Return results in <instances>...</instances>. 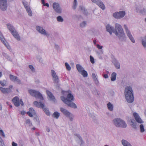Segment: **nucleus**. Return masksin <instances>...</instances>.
Masks as SVG:
<instances>
[{
    "instance_id": "obj_1",
    "label": "nucleus",
    "mask_w": 146,
    "mask_h": 146,
    "mask_svg": "<svg viewBox=\"0 0 146 146\" xmlns=\"http://www.w3.org/2000/svg\"><path fill=\"white\" fill-rule=\"evenodd\" d=\"M29 92L32 96L35 97L36 98L40 99L41 102L35 101L33 102L34 104L38 108H42L46 114L48 115H49L50 114L49 111L45 108L44 106V103L42 102V101L44 100V98L42 94L38 92L32 90H29Z\"/></svg>"
},
{
    "instance_id": "obj_2",
    "label": "nucleus",
    "mask_w": 146,
    "mask_h": 146,
    "mask_svg": "<svg viewBox=\"0 0 146 146\" xmlns=\"http://www.w3.org/2000/svg\"><path fill=\"white\" fill-rule=\"evenodd\" d=\"M115 31L113 30V28L111 27L110 25H107L106 26L107 31L110 34L112 32L114 33L116 35H119L120 37H123L125 36L123 29L121 26L119 24L116 23L115 25Z\"/></svg>"
},
{
    "instance_id": "obj_3",
    "label": "nucleus",
    "mask_w": 146,
    "mask_h": 146,
    "mask_svg": "<svg viewBox=\"0 0 146 146\" xmlns=\"http://www.w3.org/2000/svg\"><path fill=\"white\" fill-rule=\"evenodd\" d=\"M61 100L65 104H67L69 106L76 108H77L76 105L72 101L74 99L73 95L70 93H68L66 98L64 96L61 97Z\"/></svg>"
},
{
    "instance_id": "obj_4",
    "label": "nucleus",
    "mask_w": 146,
    "mask_h": 146,
    "mask_svg": "<svg viewBox=\"0 0 146 146\" xmlns=\"http://www.w3.org/2000/svg\"><path fill=\"white\" fill-rule=\"evenodd\" d=\"M125 96L127 101L130 103L132 102L134 100L133 90L130 86L126 87L125 89Z\"/></svg>"
},
{
    "instance_id": "obj_5",
    "label": "nucleus",
    "mask_w": 146,
    "mask_h": 146,
    "mask_svg": "<svg viewBox=\"0 0 146 146\" xmlns=\"http://www.w3.org/2000/svg\"><path fill=\"white\" fill-rule=\"evenodd\" d=\"M113 122L116 127H121L125 128L127 127V124L125 121L119 118H116L114 119Z\"/></svg>"
},
{
    "instance_id": "obj_6",
    "label": "nucleus",
    "mask_w": 146,
    "mask_h": 146,
    "mask_svg": "<svg viewBox=\"0 0 146 146\" xmlns=\"http://www.w3.org/2000/svg\"><path fill=\"white\" fill-rule=\"evenodd\" d=\"M7 27L11 31V34L13 36L18 40H20V38L19 35L15 29L11 25L9 24L7 25Z\"/></svg>"
},
{
    "instance_id": "obj_7",
    "label": "nucleus",
    "mask_w": 146,
    "mask_h": 146,
    "mask_svg": "<svg viewBox=\"0 0 146 146\" xmlns=\"http://www.w3.org/2000/svg\"><path fill=\"white\" fill-rule=\"evenodd\" d=\"M12 101L14 105L16 107L19 106L20 105L22 106L23 105V103L22 100H20L19 98L17 96L14 98L13 99Z\"/></svg>"
},
{
    "instance_id": "obj_8",
    "label": "nucleus",
    "mask_w": 146,
    "mask_h": 146,
    "mask_svg": "<svg viewBox=\"0 0 146 146\" xmlns=\"http://www.w3.org/2000/svg\"><path fill=\"white\" fill-rule=\"evenodd\" d=\"M125 14V12L122 11L114 13L113 14V16L116 19H120L124 17Z\"/></svg>"
},
{
    "instance_id": "obj_9",
    "label": "nucleus",
    "mask_w": 146,
    "mask_h": 146,
    "mask_svg": "<svg viewBox=\"0 0 146 146\" xmlns=\"http://www.w3.org/2000/svg\"><path fill=\"white\" fill-rule=\"evenodd\" d=\"M124 27L127 36H128L131 41L133 42L134 43L135 42V40L133 38V37L130 31L128 30L127 26L126 25H124Z\"/></svg>"
},
{
    "instance_id": "obj_10",
    "label": "nucleus",
    "mask_w": 146,
    "mask_h": 146,
    "mask_svg": "<svg viewBox=\"0 0 146 146\" xmlns=\"http://www.w3.org/2000/svg\"><path fill=\"white\" fill-rule=\"evenodd\" d=\"M51 73L54 82V83H58L59 81V79L55 71L53 70H51Z\"/></svg>"
},
{
    "instance_id": "obj_11",
    "label": "nucleus",
    "mask_w": 146,
    "mask_h": 146,
    "mask_svg": "<svg viewBox=\"0 0 146 146\" xmlns=\"http://www.w3.org/2000/svg\"><path fill=\"white\" fill-rule=\"evenodd\" d=\"M13 87V86L12 85L10 86L8 88H6L0 87V90L4 94L8 93L11 92V89Z\"/></svg>"
},
{
    "instance_id": "obj_12",
    "label": "nucleus",
    "mask_w": 146,
    "mask_h": 146,
    "mask_svg": "<svg viewBox=\"0 0 146 146\" xmlns=\"http://www.w3.org/2000/svg\"><path fill=\"white\" fill-rule=\"evenodd\" d=\"M94 3L96 4L101 9L104 10L105 9V5L103 3L99 0H91Z\"/></svg>"
},
{
    "instance_id": "obj_13",
    "label": "nucleus",
    "mask_w": 146,
    "mask_h": 146,
    "mask_svg": "<svg viewBox=\"0 0 146 146\" xmlns=\"http://www.w3.org/2000/svg\"><path fill=\"white\" fill-rule=\"evenodd\" d=\"M53 7L57 13H60L61 12V9L59 4L56 3H54L53 4Z\"/></svg>"
},
{
    "instance_id": "obj_14",
    "label": "nucleus",
    "mask_w": 146,
    "mask_h": 146,
    "mask_svg": "<svg viewBox=\"0 0 146 146\" xmlns=\"http://www.w3.org/2000/svg\"><path fill=\"white\" fill-rule=\"evenodd\" d=\"M60 111L65 115L66 116L69 117H70V119L71 121H72V119L70 117V116L71 115V114L66 109H64V108H60Z\"/></svg>"
},
{
    "instance_id": "obj_15",
    "label": "nucleus",
    "mask_w": 146,
    "mask_h": 146,
    "mask_svg": "<svg viewBox=\"0 0 146 146\" xmlns=\"http://www.w3.org/2000/svg\"><path fill=\"white\" fill-rule=\"evenodd\" d=\"M133 116L136 121L140 123H143V121L140 118L139 115L136 113L134 112L133 113Z\"/></svg>"
},
{
    "instance_id": "obj_16",
    "label": "nucleus",
    "mask_w": 146,
    "mask_h": 146,
    "mask_svg": "<svg viewBox=\"0 0 146 146\" xmlns=\"http://www.w3.org/2000/svg\"><path fill=\"white\" fill-rule=\"evenodd\" d=\"M0 39H1L2 42L4 44L7 48L9 49L10 48V46L8 44L6 43V42L5 40V38H3V36L0 31Z\"/></svg>"
},
{
    "instance_id": "obj_17",
    "label": "nucleus",
    "mask_w": 146,
    "mask_h": 146,
    "mask_svg": "<svg viewBox=\"0 0 146 146\" xmlns=\"http://www.w3.org/2000/svg\"><path fill=\"white\" fill-rule=\"evenodd\" d=\"M28 115L31 117H33V115L35 114V111L32 108H31L29 109V111L27 113Z\"/></svg>"
},
{
    "instance_id": "obj_18",
    "label": "nucleus",
    "mask_w": 146,
    "mask_h": 146,
    "mask_svg": "<svg viewBox=\"0 0 146 146\" xmlns=\"http://www.w3.org/2000/svg\"><path fill=\"white\" fill-rule=\"evenodd\" d=\"M10 79L13 81H16L18 84L21 83V81L20 80L18 79V78L13 75L10 74L9 75Z\"/></svg>"
},
{
    "instance_id": "obj_19",
    "label": "nucleus",
    "mask_w": 146,
    "mask_h": 146,
    "mask_svg": "<svg viewBox=\"0 0 146 146\" xmlns=\"http://www.w3.org/2000/svg\"><path fill=\"white\" fill-rule=\"evenodd\" d=\"M36 29L40 33L45 35H47V33L43 28L37 26L36 27Z\"/></svg>"
},
{
    "instance_id": "obj_20",
    "label": "nucleus",
    "mask_w": 146,
    "mask_h": 146,
    "mask_svg": "<svg viewBox=\"0 0 146 146\" xmlns=\"http://www.w3.org/2000/svg\"><path fill=\"white\" fill-rule=\"evenodd\" d=\"M46 92L48 96L49 97L50 99L54 102H55V98L52 93L48 90H46Z\"/></svg>"
},
{
    "instance_id": "obj_21",
    "label": "nucleus",
    "mask_w": 146,
    "mask_h": 146,
    "mask_svg": "<svg viewBox=\"0 0 146 146\" xmlns=\"http://www.w3.org/2000/svg\"><path fill=\"white\" fill-rule=\"evenodd\" d=\"M122 143L124 146H131L129 143L125 140H122Z\"/></svg>"
},
{
    "instance_id": "obj_22",
    "label": "nucleus",
    "mask_w": 146,
    "mask_h": 146,
    "mask_svg": "<svg viewBox=\"0 0 146 146\" xmlns=\"http://www.w3.org/2000/svg\"><path fill=\"white\" fill-rule=\"evenodd\" d=\"M116 73L115 72H113L112 73L111 78V80L112 81H114L116 80Z\"/></svg>"
},
{
    "instance_id": "obj_23",
    "label": "nucleus",
    "mask_w": 146,
    "mask_h": 146,
    "mask_svg": "<svg viewBox=\"0 0 146 146\" xmlns=\"http://www.w3.org/2000/svg\"><path fill=\"white\" fill-rule=\"evenodd\" d=\"M76 67L78 72L80 73H81V72L83 70L82 66L79 64L76 65Z\"/></svg>"
},
{
    "instance_id": "obj_24",
    "label": "nucleus",
    "mask_w": 146,
    "mask_h": 146,
    "mask_svg": "<svg viewBox=\"0 0 146 146\" xmlns=\"http://www.w3.org/2000/svg\"><path fill=\"white\" fill-rule=\"evenodd\" d=\"M26 10L28 13L29 15L30 16H32V13L29 7H26Z\"/></svg>"
},
{
    "instance_id": "obj_25",
    "label": "nucleus",
    "mask_w": 146,
    "mask_h": 146,
    "mask_svg": "<svg viewBox=\"0 0 146 146\" xmlns=\"http://www.w3.org/2000/svg\"><path fill=\"white\" fill-rule=\"evenodd\" d=\"M108 107V109L110 111H112L113 110V105L110 103L109 102L107 104Z\"/></svg>"
},
{
    "instance_id": "obj_26",
    "label": "nucleus",
    "mask_w": 146,
    "mask_h": 146,
    "mask_svg": "<svg viewBox=\"0 0 146 146\" xmlns=\"http://www.w3.org/2000/svg\"><path fill=\"white\" fill-rule=\"evenodd\" d=\"M52 116L56 118H58L60 116V114L58 112L56 111L53 113Z\"/></svg>"
},
{
    "instance_id": "obj_27",
    "label": "nucleus",
    "mask_w": 146,
    "mask_h": 146,
    "mask_svg": "<svg viewBox=\"0 0 146 146\" xmlns=\"http://www.w3.org/2000/svg\"><path fill=\"white\" fill-rule=\"evenodd\" d=\"M81 73L84 77H87L88 76V73L84 69L81 72Z\"/></svg>"
},
{
    "instance_id": "obj_28",
    "label": "nucleus",
    "mask_w": 146,
    "mask_h": 146,
    "mask_svg": "<svg viewBox=\"0 0 146 146\" xmlns=\"http://www.w3.org/2000/svg\"><path fill=\"white\" fill-rule=\"evenodd\" d=\"M65 65L66 68V69L69 71L71 69V67H70L69 65L67 62L65 63Z\"/></svg>"
},
{
    "instance_id": "obj_29",
    "label": "nucleus",
    "mask_w": 146,
    "mask_h": 146,
    "mask_svg": "<svg viewBox=\"0 0 146 146\" xmlns=\"http://www.w3.org/2000/svg\"><path fill=\"white\" fill-rule=\"evenodd\" d=\"M0 83L1 86H4L6 85V82L5 80L0 81Z\"/></svg>"
},
{
    "instance_id": "obj_30",
    "label": "nucleus",
    "mask_w": 146,
    "mask_h": 146,
    "mask_svg": "<svg viewBox=\"0 0 146 146\" xmlns=\"http://www.w3.org/2000/svg\"><path fill=\"white\" fill-rule=\"evenodd\" d=\"M140 131L141 132H143L145 131L144 126L143 124H141L140 125Z\"/></svg>"
},
{
    "instance_id": "obj_31",
    "label": "nucleus",
    "mask_w": 146,
    "mask_h": 146,
    "mask_svg": "<svg viewBox=\"0 0 146 146\" xmlns=\"http://www.w3.org/2000/svg\"><path fill=\"white\" fill-rule=\"evenodd\" d=\"M77 2L76 0H74V3H73V8L74 9H75L77 5Z\"/></svg>"
},
{
    "instance_id": "obj_32",
    "label": "nucleus",
    "mask_w": 146,
    "mask_h": 146,
    "mask_svg": "<svg viewBox=\"0 0 146 146\" xmlns=\"http://www.w3.org/2000/svg\"><path fill=\"white\" fill-rule=\"evenodd\" d=\"M57 19L58 21L62 22L63 19L62 17L60 16H58L57 18Z\"/></svg>"
},
{
    "instance_id": "obj_33",
    "label": "nucleus",
    "mask_w": 146,
    "mask_h": 146,
    "mask_svg": "<svg viewBox=\"0 0 146 146\" xmlns=\"http://www.w3.org/2000/svg\"><path fill=\"white\" fill-rule=\"evenodd\" d=\"M114 65L116 68L117 69H119L120 68V66L119 64L117 62H115L114 63Z\"/></svg>"
},
{
    "instance_id": "obj_34",
    "label": "nucleus",
    "mask_w": 146,
    "mask_h": 146,
    "mask_svg": "<svg viewBox=\"0 0 146 146\" xmlns=\"http://www.w3.org/2000/svg\"><path fill=\"white\" fill-rule=\"evenodd\" d=\"M5 145L3 140L0 136V146H4Z\"/></svg>"
},
{
    "instance_id": "obj_35",
    "label": "nucleus",
    "mask_w": 146,
    "mask_h": 146,
    "mask_svg": "<svg viewBox=\"0 0 146 146\" xmlns=\"http://www.w3.org/2000/svg\"><path fill=\"white\" fill-rule=\"evenodd\" d=\"M92 77L94 81H96V80L97 81V78H96V76L94 73L92 74Z\"/></svg>"
},
{
    "instance_id": "obj_36",
    "label": "nucleus",
    "mask_w": 146,
    "mask_h": 146,
    "mask_svg": "<svg viewBox=\"0 0 146 146\" xmlns=\"http://www.w3.org/2000/svg\"><path fill=\"white\" fill-rule=\"evenodd\" d=\"M0 135L3 137H5V135L3 131L2 130H0Z\"/></svg>"
},
{
    "instance_id": "obj_37",
    "label": "nucleus",
    "mask_w": 146,
    "mask_h": 146,
    "mask_svg": "<svg viewBox=\"0 0 146 146\" xmlns=\"http://www.w3.org/2000/svg\"><path fill=\"white\" fill-rule=\"evenodd\" d=\"M145 38L146 40V36L145 37ZM142 43L143 46L146 47V42L144 40H142Z\"/></svg>"
},
{
    "instance_id": "obj_38",
    "label": "nucleus",
    "mask_w": 146,
    "mask_h": 146,
    "mask_svg": "<svg viewBox=\"0 0 146 146\" xmlns=\"http://www.w3.org/2000/svg\"><path fill=\"white\" fill-rule=\"evenodd\" d=\"M90 61L92 63L94 64V58L91 56H90Z\"/></svg>"
},
{
    "instance_id": "obj_39",
    "label": "nucleus",
    "mask_w": 146,
    "mask_h": 146,
    "mask_svg": "<svg viewBox=\"0 0 146 146\" xmlns=\"http://www.w3.org/2000/svg\"><path fill=\"white\" fill-rule=\"evenodd\" d=\"M26 124H29V126L32 125V123H31V121L29 119H27L26 120Z\"/></svg>"
},
{
    "instance_id": "obj_40",
    "label": "nucleus",
    "mask_w": 146,
    "mask_h": 146,
    "mask_svg": "<svg viewBox=\"0 0 146 146\" xmlns=\"http://www.w3.org/2000/svg\"><path fill=\"white\" fill-rule=\"evenodd\" d=\"M86 24L85 22H83L80 24V26L82 27H85Z\"/></svg>"
},
{
    "instance_id": "obj_41",
    "label": "nucleus",
    "mask_w": 146,
    "mask_h": 146,
    "mask_svg": "<svg viewBox=\"0 0 146 146\" xmlns=\"http://www.w3.org/2000/svg\"><path fill=\"white\" fill-rule=\"evenodd\" d=\"M29 67L32 71H35V69L33 66L29 65Z\"/></svg>"
},
{
    "instance_id": "obj_42",
    "label": "nucleus",
    "mask_w": 146,
    "mask_h": 146,
    "mask_svg": "<svg viewBox=\"0 0 146 146\" xmlns=\"http://www.w3.org/2000/svg\"><path fill=\"white\" fill-rule=\"evenodd\" d=\"M131 122L132 123V124H131L132 127L134 128H136V125L133 122L131 121Z\"/></svg>"
},
{
    "instance_id": "obj_43",
    "label": "nucleus",
    "mask_w": 146,
    "mask_h": 146,
    "mask_svg": "<svg viewBox=\"0 0 146 146\" xmlns=\"http://www.w3.org/2000/svg\"><path fill=\"white\" fill-rule=\"evenodd\" d=\"M97 47L99 49H102V46H100L98 44L97 45Z\"/></svg>"
},
{
    "instance_id": "obj_44",
    "label": "nucleus",
    "mask_w": 146,
    "mask_h": 146,
    "mask_svg": "<svg viewBox=\"0 0 146 146\" xmlns=\"http://www.w3.org/2000/svg\"><path fill=\"white\" fill-rule=\"evenodd\" d=\"M12 146H17V144L14 142H13L12 143Z\"/></svg>"
},
{
    "instance_id": "obj_45",
    "label": "nucleus",
    "mask_w": 146,
    "mask_h": 146,
    "mask_svg": "<svg viewBox=\"0 0 146 146\" xmlns=\"http://www.w3.org/2000/svg\"><path fill=\"white\" fill-rule=\"evenodd\" d=\"M108 75L107 74H105L104 75V77L105 78H108Z\"/></svg>"
},
{
    "instance_id": "obj_46",
    "label": "nucleus",
    "mask_w": 146,
    "mask_h": 146,
    "mask_svg": "<svg viewBox=\"0 0 146 146\" xmlns=\"http://www.w3.org/2000/svg\"><path fill=\"white\" fill-rule=\"evenodd\" d=\"M26 113L25 111H22L21 112V114L22 115H24Z\"/></svg>"
},
{
    "instance_id": "obj_47",
    "label": "nucleus",
    "mask_w": 146,
    "mask_h": 146,
    "mask_svg": "<svg viewBox=\"0 0 146 146\" xmlns=\"http://www.w3.org/2000/svg\"><path fill=\"white\" fill-rule=\"evenodd\" d=\"M44 6H47L48 7H49V4L48 3H45L44 4V5H43Z\"/></svg>"
},
{
    "instance_id": "obj_48",
    "label": "nucleus",
    "mask_w": 146,
    "mask_h": 146,
    "mask_svg": "<svg viewBox=\"0 0 146 146\" xmlns=\"http://www.w3.org/2000/svg\"><path fill=\"white\" fill-rule=\"evenodd\" d=\"M42 3L43 5H44L45 2L44 0H41Z\"/></svg>"
},
{
    "instance_id": "obj_49",
    "label": "nucleus",
    "mask_w": 146,
    "mask_h": 146,
    "mask_svg": "<svg viewBox=\"0 0 146 146\" xmlns=\"http://www.w3.org/2000/svg\"><path fill=\"white\" fill-rule=\"evenodd\" d=\"M23 3L26 9V7H28L27 6V5L25 4L23 2Z\"/></svg>"
},
{
    "instance_id": "obj_50",
    "label": "nucleus",
    "mask_w": 146,
    "mask_h": 146,
    "mask_svg": "<svg viewBox=\"0 0 146 146\" xmlns=\"http://www.w3.org/2000/svg\"><path fill=\"white\" fill-rule=\"evenodd\" d=\"M2 76V73L1 72H0V78Z\"/></svg>"
},
{
    "instance_id": "obj_51",
    "label": "nucleus",
    "mask_w": 146,
    "mask_h": 146,
    "mask_svg": "<svg viewBox=\"0 0 146 146\" xmlns=\"http://www.w3.org/2000/svg\"><path fill=\"white\" fill-rule=\"evenodd\" d=\"M46 130L47 131L49 132L50 131V130L49 129V128H47L46 129Z\"/></svg>"
},
{
    "instance_id": "obj_52",
    "label": "nucleus",
    "mask_w": 146,
    "mask_h": 146,
    "mask_svg": "<svg viewBox=\"0 0 146 146\" xmlns=\"http://www.w3.org/2000/svg\"><path fill=\"white\" fill-rule=\"evenodd\" d=\"M36 135L37 136H38L39 135V133L38 132H37V133H36Z\"/></svg>"
},
{
    "instance_id": "obj_53",
    "label": "nucleus",
    "mask_w": 146,
    "mask_h": 146,
    "mask_svg": "<svg viewBox=\"0 0 146 146\" xmlns=\"http://www.w3.org/2000/svg\"><path fill=\"white\" fill-rule=\"evenodd\" d=\"M93 42H94V44H96V40H94Z\"/></svg>"
},
{
    "instance_id": "obj_54",
    "label": "nucleus",
    "mask_w": 146,
    "mask_h": 146,
    "mask_svg": "<svg viewBox=\"0 0 146 146\" xmlns=\"http://www.w3.org/2000/svg\"><path fill=\"white\" fill-rule=\"evenodd\" d=\"M71 92L70 91H65V92H66V93H68L69 92Z\"/></svg>"
},
{
    "instance_id": "obj_55",
    "label": "nucleus",
    "mask_w": 146,
    "mask_h": 146,
    "mask_svg": "<svg viewBox=\"0 0 146 146\" xmlns=\"http://www.w3.org/2000/svg\"><path fill=\"white\" fill-rule=\"evenodd\" d=\"M2 109V107L1 106V105L0 104V110H1Z\"/></svg>"
},
{
    "instance_id": "obj_56",
    "label": "nucleus",
    "mask_w": 146,
    "mask_h": 146,
    "mask_svg": "<svg viewBox=\"0 0 146 146\" xmlns=\"http://www.w3.org/2000/svg\"><path fill=\"white\" fill-rule=\"evenodd\" d=\"M76 136L77 137H78L80 139V136L79 135H76Z\"/></svg>"
},
{
    "instance_id": "obj_57",
    "label": "nucleus",
    "mask_w": 146,
    "mask_h": 146,
    "mask_svg": "<svg viewBox=\"0 0 146 146\" xmlns=\"http://www.w3.org/2000/svg\"><path fill=\"white\" fill-rule=\"evenodd\" d=\"M35 127H33L32 128V130H35Z\"/></svg>"
},
{
    "instance_id": "obj_58",
    "label": "nucleus",
    "mask_w": 146,
    "mask_h": 146,
    "mask_svg": "<svg viewBox=\"0 0 146 146\" xmlns=\"http://www.w3.org/2000/svg\"><path fill=\"white\" fill-rule=\"evenodd\" d=\"M10 107L11 108H12V105H10Z\"/></svg>"
},
{
    "instance_id": "obj_59",
    "label": "nucleus",
    "mask_w": 146,
    "mask_h": 146,
    "mask_svg": "<svg viewBox=\"0 0 146 146\" xmlns=\"http://www.w3.org/2000/svg\"><path fill=\"white\" fill-rule=\"evenodd\" d=\"M80 7V8H81V9H82H82H82V7Z\"/></svg>"
},
{
    "instance_id": "obj_60",
    "label": "nucleus",
    "mask_w": 146,
    "mask_h": 146,
    "mask_svg": "<svg viewBox=\"0 0 146 146\" xmlns=\"http://www.w3.org/2000/svg\"><path fill=\"white\" fill-rule=\"evenodd\" d=\"M145 21L146 22V18L145 19Z\"/></svg>"
},
{
    "instance_id": "obj_61",
    "label": "nucleus",
    "mask_w": 146,
    "mask_h": 146,
    "mask_svg": "<svg viewBox=\"0 0 146 146\" xmlns=\"http://www.w3.org/2000/svg\"><path fill=\"white\" fill-rule=\"evenodd\" d=\"M104 146H108V145H105Z\"/></svg>"
}]
</instances>
